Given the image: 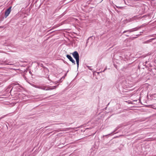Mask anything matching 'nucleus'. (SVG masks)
I'll list each match as a JSON object with an SVG mask.
<instances>
[{"label":"nucleus","instance_id":"obj_1","mask_svg":"<svg viewBox=\"0 0 156 156\" xmlns=\"http://www.w3.org/2000/svg\"><path fill=\"white\" fill-rule=\"evenodd\" d=\"M56 87L57 86H54L51 87H45L44 86H38L37 87V88L42 90H48L55 89Z\"/></svg>","mask_w":156,"mask_h":156},{"label":"nucleus","instance_id":"obj_2","mask_svg":"<svg viewBox=\"0 0 156 156\" xmlns=\"http://www.w3.org/2000/svg\"><path fill=\"white\" fill-rule=\"evenodd\" d=\"M12 6L9 7L6 10H5V16L6 18L10 14L11 11Z\"/></svg>","mask_w":156,"mask_h":156},{"label":"nucleus","instance_id":"obj_3","mask_svg":"<svg viewBox=\"0 0 156 156\" xmlns=\"http://www.w3.org/2000/svg\"><path fill=\"white\" fill-rule=\"evenodd\" d=\"M73 55L74 58H79V55L77 51H75L73 53Z\"/></svg>","mask_w":156,"mask_h":156},{"label":"nucleus","instance_id":"obj_4","mask_svg":"<svg viewBox=\"0 0 156 156\" xmlns=\"http://www.w3.org/2000/svg\"><path fill=\"white\" fill-rule=\"evenodd\" d=\"M141 27V26H140L139 27H137L130 30H126V31H127V32H131L134 31H136L138 30Z\"/></svg>","mask_w":156,"mask_h":156},{"label":"nucleus","instance_id":"obj_5","mask_svg":"<svg viewBox=\"0 0 156 156\" xmlns=\"http://www.w3.org/2000/svg\"><path fill=\"white\" fill-rule=\"evenodd\" d=\"M147 108H151V109H156V104L147 105Z\"/></svg>","mask_w":156,"mask_h":156},{"label":"nucleus","instance_id":"obj_6","mask_svg":"<svg viewBox=\"0 0 156 156\" xmlns=\"http://www.w3.org/2000/svg\"><path fill=\"white\" fill-rule=\"evenodd\" d=\"M76 61V64L77 65V67L78 68L79 66V59H75Z\"/></svg>","mask_w":156,"mask_h":156},{"label":"nucleus","instance_id":"obj_7","mask_svg":"<svg viewBox=\"0 0 156 156\" xmlns=\"http://www.w3.org/2000/svg\"><path fill=\"white\" fill-rule=\"evenodd\" d=\"M136 17L135 16H134V17L131 18L129 20V22H131V21H132L134 20H135L136 19Z\"/></svg>","mask_w":156,"mask_h":156},{"label":"nucleus","instance_id":"obj_8","mask_svg":"<svg viewBox=\"0 0 156 156\" xmlns=\"http://www.w3.org/2000/svg\"><path fill=\"white\" fill-rule=\"evenodd\" d=\"M69 61H71L74 64H75V61L74 59H69Z\"/></svg>","mask_w":156,"mask_h":156},{"label":"nucleus","instance_id":"obj_9","mask_svg":"<svg viewBox=\"0 0 156 156\" xmlns=\"http://www.w3.org/2000/svg\"><path fill=\"white\" fill-rule=\"evenodd\" d=\"M120 126H118L114 130V131H113L112 133H113L115 132L116 130H117L119 128H120Z\"/></svg>","mask_w":156,"mask_h":156},{"label":"nucleus","instance_id":"obj_10","mask_svg":"<svg viewBox=\"0 0 156 156\" xmlns=\"http://www.w3.org/2000/svg\"><path fill=\"white\" fill-rule=\"evenodd\" d=\"M66 56L68 58H73L71 56L69 55H67Z\"/></svg>","mask_w":156,"mask_h":156},{"label":"nucleus","instance_id":"obj_11","mask_svg":"<svg viewBox=\"0 0 156 156\" xmlns=\"http://www.w3.org/2000/svg\"><path fill=\"white\" fill-rule=\"evenodd\" d=\"M116 7L117 8H120V9H122V8H123V7H119V6H116Z\"/></svg>","mask_w":156,"mask_h":156},{"label":"nucleus","instance_id":"obj_12","mask_svg":"<svg viewBox=\"0 0 156 156\" xmlns=\"http://www.w3.org/2000/svg\"><path fill=\"white\" fill-rule=\"evenodd\" d=\"M61 7H58L57 9H56V11H58L59 9H61Z\"/></svg>","mask_w":156,"mask_h":156},{"label":"nucleus","instance_id":"obj_13","mask_svg":"<svg viewBox=\"0 0 156 156\" xmlns=\"http://www.w3.org/2000/svg\"><path fill=\"white\" fill-rule=\"evenodd\" d=\"M87 67L90 70H92V69H90V67L89 66H87Z\"/></svg>","mask_w":156,"mask_h":156},{"label":"nucleus","instance_id":"obj_14","mask_svg":"<svg viewBox=\"0 0 156 156\" xmlns=\"http://www.w3.org/2000/svg\"><path fill=\"white\" fill-rule=\"evenodd\" d=\"M66 129H66V130H68L72 129V128H67Z\"/></svg>","mask_w":156,"mask_h":156},{"label":"nucleus","instance_id":"obj_15","mask_svg":"<svg viewBox=\"0 0 156 156\" xmlns=\"http://www.w3.org/2000/svg\"><path fill=\"white\" fill-rule=\"evenodd\" d=\"M127 32V31H126V30H125L122 33L124 34V33H125Z\"/></svg>","mask_w":156,"mask_h":156},{"label":"nucleus","instance_id":"obj_16","mask_svg":"<svg viewBox=\"0 0 156 156\" xmlns=\"http://www.w3.org/2000/svg\"><path fill=\"white\" fill-rule=\"evenodd\" d=\"M64 78H65V76H62V77L61 78V79H64Z\"/></svg>","mask_w":156,"mask_h":156},{"label":"nucleus","instance_id":"obj_17","mask_svg":"<svg viewBox=\"0 0 156 156\" xmlns=\"http://www.w3.org/2000/svg\"><path fill=\"white\" fill-rule=\"evenodd\" d=\"M114 66H115V67L116 69H117V66L116 65L114 64Z\"/></svg>","mask_w":156,"mask_h":156},{"label":"nucleus","instance_id":"obj_18","mask_svg":"<svg viewBox=\"0 0 156 156\" xmlns=\"http://www.w3.org/2000/svg\"><path fill=\"white\" fill-rule=\"evenodd\" d=\"M90 38V37H89V38H88V39H87V42H86V43H88V39H89V38Z\"/></svg>","mask_w":156,"mask_h":156},{"label":"nucleus","instance_id":"obj_19","mask_svg":"<svg viewBox=\"0 0 156 156\" xmlns=\"http://www.w3.org/2000/svg\"><path fill=\"white\" fill-rule=\"evenodd\" d=\"M106 68L105 69H104L103 71H102V72H104L105 71V70H106Z\"/></svg>","mask_w":156,"mask_h":156},{"label":"nucleus","instance_id":"obj_20","mask_svg":"<svg viewBox=\"0 0 156 156\" xmlns=\"http://www.w3.org/2000/svg\"><path fill=\"white\" fill-rule=\"evenodd\" d=\"M12 84L14 85H16V83H14Z\"/></svg>","mask_w":156,"mask_h":156},{"label":"nucleus","instance_id":"obj_21","mask_svg":"<svg viewBox=\"0 0 156 156\" xmlns=\"http://www.w3.org/2000/svg\"><path fill=\"white\" fill-rule=\"evenodd\" d=\"M147 87H147V85H148V86H150V85H149V84H148V83H147Z\"/></svg>","mask_w":156,"mask_h":156},{"label":"nucleus","instance_id":"obj_22","mask_svg":"<svg viewBox=\"0 0 156 156\" xmlns=\"http://www.w3.org/2000/svg\"><path fill=\"white\" fill-rule=\"evenodd\" d=\"M150 40H148V41H147V42H150Z\"/></svg>","mask_w":156,"mask_h":156},{"label":"nucleus","instance_id":"obj_23","mask_svg":"<svg viewBox=\"0 0 156 156\" xmlns=\"http://www.w3.org/2000/svg\"><path fill=\"white\" fill-rule=\"evenodd\" d=\"M29 73H30V74H32V73H31V71H30V72H29Z\"/></svg>","mask_w":156,"mask_h":156},{"label":"nucleus","instance_id":"obj_24","mask_svg":"<svg viewBox=\"0 0 156 156\" xmlns=\"http://www.w3.org/2000/svg\"><path fill=\"white\" fill-rule=\"evenodd\" d=\"M148 55H150V54H149V53H148V54H147V56L148 55Z\"/></svg>","mask_w":156,"mask_h":156},{"label":"nucleus","instance_id":"obj_25","mask_svg":"<svg viewBox=\"0 0 156 156\" xmlns=\"http://www.w3.org/2000/svg\"><path fill=\"white\" fill-rule=\"evenodd\" d=\"M66 74H65V76H66Z\"/></svg>","mask_w":156,"mask_h":156},{"label":"nucleus","instance_id":"obj_26","mask_svg":"<svg viewBox=\"0 0 156 156\" xmlns=\"http://www.w3.org/2000/svg\"><path fill=\"white\" fill-rule=\"evenodd\" d=\"M149 109H147V110H148L149 111Z\"/></svg>","mask_w":156,"mask_h":156},{"label":"nucleus","instance_id":"obj_27","mask_svg":"<svg viewBox=\"0 0 156 156\" xmlns=\"http://www.w3.org/2000/svg\"><path fill=\"white\" fill-rule=\"evenodd\" d=\"M145 64H146V62H145Z\"/></svg>","mask_w":156,"mask_h":156},{"label":"nucleus","instance_id":"obj_28","mask_svg":"<svg viewBox=\"0 0 156 156\" xmlns=\"http://www.w3.org/2000/svg\"><path fill=\"white\" fill-rule=\"evenodd\" d=\"M2 27H0V28H2Z\"/></svg>","mask_w":156,"mask_h":156},{"label":"nucleus","instance_id":"obj_29","mask_svg":"<svg viewBox=\"0 0 156 156\" xmlns=\"http://www.w3.org/2000/svg\"><path fill=\"white\" fill-rule=\"evenodd\" d=\"M127 36V37H129V35H126Z\"/></svg>","mask_w":156,"mask_h":156},{"label":"nucleus","instance_id":"obj_30","mask_svg":"<svg viewBox=\"0 0 156 156\" xmlns=\"http://www.w3.org/2000/svg\"><path fill=\"white\" fill-rule=\"evenodd\" d=\"M149 112H151V110L150 111H149Z\"/></svg>","mask_w":156,"mask_h":156},{"label":"nucleus","instance_id":"obj_31","mask_svg":"<svg viewBox=\"0 0 156 156\" xmlns=\"http://www.w3.org/2000/svg\"><path fill=\"white\" fill-rule=\"evenodd\" d=\"M147 98L148 97V96L147 95Z\"/></svg>","mask_w":156,"mask_h":156},{"label":"nucleus","instance_id":"obj_32","mask_svg":"<svg viewBox=\"0 0 156 156\" xmlns=\"http://www.w3.org/2000/svg\"><path fill=\"white\" fill-rule=\"evenodd\" d=\"M109 104V103H108V105Z\"/></svg>","mask_w":156,"mask_h":156},{"label":"nucleus","instance_id":"obj_33","mask_svg":"<svg viewBox=\"0 0 156 156\" xmlns=\"http://www.w3.org/2000/svg\"><path fill=\"white\" fill-rule=\"evenodd\" d=\"M103 0H102V1H101V2H102V1H103Z\"/></svg>","mask_w":156,"mask_h":156}]
</instances>
